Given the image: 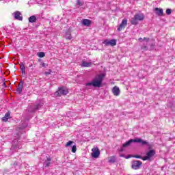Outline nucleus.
<instances>
[{
    "label": "nucleus",
    "instance_id": "14",
    "mask_svg": "<svg viewBox=\"0 0 175 175\" xmlns=\"http://www.w3.org/2000/svg\"><path fill=\"white\" fill-rule=\"evenodd\" d=\"M154 11H156V14L160 17H162L163 16V9L155 8Z\"/></svg>",
    "mask_w": 175,
    "mask_h": 175
},
{
    "label": "nucleus",
    "instance_id": "39",
    "mask_svg": "<svg viewBox=\"0 0 175 175\" xmlns=\"http://www.w3.org/2000/svg\"><path fill=\"white\" fill-rule=\"evenodd\" d=\"M127 158H131V157H127Z\"/></svg>",
    "mask_w": 175,
    "mask_h": 175
},
{
    "label": "nucleus",
    "instance_id": "30",
    "mask_svg": "<svg viewBox=\"0 0 175 175\" xmlns=\"http://www.w3.org/2000/svg\"><path fill=\"white\" fill-rule=\"evenodd\" d=\"M142 50H144V51L148 50L147 46L146 45H144L142 46Z\"/></svg>",
    "mask_w": 175,
    "mask_h": 175
},
{
    "label": "nucleus",
    "instance_id": "22",
    "mask_svg": "<svg viewBox=\"0 0 175 175\" xmlns=\"http://www.w3.org/2000/svg\"><path fill=\"white\" fill-rule=\"evenodd\" d=\"M36 16L33 15L29 18V22L31 23H36Z\"/></svg>",
    "mask_w": 175,
    "mask_h": 175
},
{
    "label": "nucleus",
    "instance_id": "9",
    "mask_svg": "<svg viewBox=\"0 0 175 175\" xmlns=\"http://www.w3.org/2000/svg\"><path fill=\"white\" fill-rule=\"evenodd\" d=\"M12 14H13L15 20H18L19 21H23V16H21V12H20V11H16Z\"/></svg>",
    "mask_w": 175,
    "mask_h": 175
},
{
    "label": "nucleus",
    "instance_id": "13",
    "mask_svg": "<svg viewBox=\"0 0 175 175\" xmlns=\"http://www.w3.org/2000/svg\"><path fill=\"white\" fill-rule=\"evenodd\" d=\"M42 106H43L42 103L36 104L33 109H29L30 113H35V111L39 110Z\"/></svg>",
    "mask_w": 175,
    "mask_h": 175
},
{
    "label": "nucleus",
    "instance_id": "12",
    "mask_svg": "<svg viewBox=\"0 0 175 175\" xmlns=\"http://www.w3.org/2000/svg\"><path fill=\"white\" fill-rule=\"evenodd\" d=\"M23 88H24V83L21 81L16 88V92L19 94H21L23 92Z\"/></svg>",
    "mask_w": 175,
    "mask_h": 175
},
{
    "label": "nucleus",
    "instance_id": "35",
    "mask_svg": "<svg viewBox=\"0 0 175 175\" xmlns=\"http://www.w3.org/2000/svg\"><path fill=\"white\" fill-rule=\"evenodd\" d=\"M42 66L43 68H44V66H46V64L42 63Z\"/></svg>",
    "mask_w": 175,
    "mask_h": 175
},
{
    "label": "nucleus",
    "instance_id": "20",
    "mask_svg": "<svg viewBox=\"0 0 175 175\" xmlns=\"http://www.w3.org/2000/svg\"><path fill=\"white\" fill-rule=\"evenodd\" d=\"M81 65L84 68H90V66H91V65H92V63L87 62H83Z\"/></svg>",
    "mask_w": 175,
    "mask_h": 175
},
{
    "label": "nucleus",
    "instance_id": "29",
    "mask_svg": "<svg viewBox=\"0 0 175 175\" xmlns=\"http://www.w3.org/2000/svg\"><path fill=\"white\" fill-rule=\"evenodd\" d=\"M141 159L142 161H148V159H150L147 156H145L144 157H142Z\"/></svg>",
    "mask_w": 175,
    "mask_h": 175
},
{
    "label": "nucleus",
    "instance_id": "23",
    "mask_svg": "<svg viewBox=\"0 0 175 175\" xmlns=\"http://www.w3.org/2000/svg\"><path fill=\"white\" fill-rule=\"evenodd\" d=\"M109 163H114L116 162V156H112L108 158Z\"/></svg>",
    "mask_w": 175,
    "mask_h": 175
},
{
    "label": "nucleus",
    "instance_id": "31",
    "mask_svg": "<svg viewBox=\"0 0 175 175\" xmlns=\"http://www.w3.org/2000/svg\"><path fill=\"white\" fill-rule=\"evenodd\" d=\"M133 158H137L138 159H142V156H140V155H134Z\"/></svg>",
    "mask_w": 175,
    "mask_h": 175
},
{
    "label": "nucleus",
    "instance_id": "8",
    "mask_svg": "<svg viewBox=\"0 0 175 175\" xmlns=\"http://www.w3.org/2000/svg\"><path fill=\"white\" fill-rule=\"evenodd\" d=\"M127 24H128V19L124 18L121 24L118 27V31L120 32L122 31V29H125V27L127 25Z\"/></svg>",
    "mask_w": 175,
    "mask_h": 175
},
{
    "label": "nucleus",
    "instance_id": "33",
    "mask_svg": "<svg viewBox=\"0 0 175 175\" xmlns=\"http://www.w3.org/2000/svg\"><path fill=\"white\" fill-rule=\"evenodd\" d=\"M15 148L16 149L18 148V150H20V148H21V147L20 146L17 145V146H15Z\"/></svg>",
    "mask_w": 175,
    "mask_h": 175
},
{
    "label": "nucleus",
    "instance_id": "27",
    "mask_svg": "<svg viewBox=\"0 0 175 175\" xmlns=\"http://www.w3.org/2000/svg\"><path fill=\"white\" fill-rule=\"evenodd\" d=\"M165 12H166V14H167V16H170V14H172V10L170 9V8H167V9L166 10Z\"/></svg>",
    "mask_w": 175,
    "mask_h": 175
},
{
    "label": "nucleus",
    "instance_id": "37",
    "mask_svg": "<svg viewBox=\"0 0 175 175\" xmlns=\"http://www.w3.org/2000/svg\"><path fill=\"white\" fill-rule=\"evenodd\" d=\"M120 151H124V149L122 148V149L120 150Z\"/></svg>",
    "mask_w": 175,
    "mask_h": 175
},
{
    "label": "nucleus",
    "instance_id": "34",
    "mask_svg": "<svg viewBox=\"0 0 175 175\" xmlns=\"http://www.w3.org/2000/svg\"><path fill=\"white\" fill-rule=\"evenodd\" d=\"M154 49V44H150V49L152 50Z\"/></svg>",
    "mask_w": 175,
    "mask_h": 175
},
{
    "label": "nucleus",
    "instance_id": "24",
    "mask_svg": "<svg viewBox=\"0 0 175 175\" xmlns=\"http://www.w3.org/2000/svg\"><path fill=\"white\" fill-rule=\"evenodd\" d=\"M139 42H143V40H145L146 42V44H148V42H150V38H144L143 39V38H139Z\"/></svg>",
    "mask_w": 175,
    "mask_h": 175
},
{
    "label": "nucleus",
    "instance_id": "21",
    "mask_svg": "<svg viewBox=\"0 0 175 175\" xmlns=\"http://www.w3.org/2000/svg\"><path fill=\"white\" fill-rule=\"evenodd\" d=\"M20 69L22 72V75H25V66L23 63L20 64Z\"/></svg>",
    "mask_w": 175,
    "mask_h": 175
},
{
    "label": "nucleus",
    "instance_id": "3",
    "mask_svg": "<svg viewBox=\"0 0 175 175\" xmlns=\"http://www.w3.org/2000/svg\"><path fill=\"white\" fill-rule=\"evenodd\" d=\"M144 20V14H136L134 17L131 20L132 25H137L139 21H143Z\"/></svg>",
    "mask_w": 175,
    "mask_h": 175
},
{
    "label": "nucleus",
    "instance_id": "17",
    "mask_svg": "<svg viewBox=\"0 0 175 175\" xmlns=\"http://www.w3.org/2000/svg\"><path fill=\"white\" fill-rule=\"evenodd\" d=\"M82 24H83L85 27H90V25H91V21L88 19H83L82 21Z\"/></svg>",
    "mask_w": 175,
    "mask_h": 175
},
{
    "label": "nucleus",
    "instance_id": "28",
    "mask_svg": "<svg viewBox=\"0 0 175 175\" xmlns=\"http://www.w3.org/2000/svg\"><path fill=\"white\" fill-rule=\"evenodd\" d=\"M72 152H76V151H77V148L76 147V145H74L72 147V150H71Z\"/></svg>",
    "mask_w": 175,
    "mask_h": 175
},
{
    "label": "nucleus",
    "instance_id": "4",
    "mask_svg": "<svg viewBox=\"0 0 175 175\" xmlns=\"http://www.w3.org/2000/svg\"><path fill=\"white\" fill-rule=\"evenodd\" d=\"M68 92V89H66V88H59L58 91L55 92V96H61L62 95H66Z\"/></svg>",
    "mask_w": 175,
    "mask_h": 175
},
{
    "label": "nucleus",
    "instance_id": "7",
    "mask_svg": "<svg viewBox=\"0 0 175 175\" xmlns=\"http://www.w3.org/2000/svg\"><path fill=\"white\" fill-rule=\"evenodd\" d=\"M92 158H99V155H100V152L99 151V148L98 147L93 148L92 149Z\"/></svg>",
    "mask_w": 175,
    "mask_h": 175
},
{
    "label": "nucleus",
    "instance_id": "2",
    "mask_svg": "<svg viewBox=\"0 0 175 175\" xmlns=\"http://www.w3.org/2000/svg\"><path fill=\"white\" fill-rule=\"evenodd\" d=\"M131 143H140L142 146L147 145L148 146L149 149L151 148V145L148 144V142H147L146 141L142 139V138L131 139L122 145L123 148H125L126 147H129Z\"/></svg>",
    "mask_w": 175,
    "mask_h": 175
},
{
    "label": "nucleus",
    "instance_id": "1",
    "mask_svg": "<svg viewBox=\"0 0 175 175\" xmlns=\"http://www.w3.org/2000/svg\"><path fill=\"white\" fill-rule=\"evenodd\" d=\"M103 79H105V74H100L95 77L94 79L92 81V82H89L86 83L88 87L90 85H92L94 88H100L102 85V82L103 81Z\"/></svg>",
    "mask_w": 175,
    "mask_h": 175
},
{
    "label": "nucleus",
    "instance_id": "19",
    "mask_svg": "<svg viewBox=\"0 0 175 175\" xmlns=\"http://www.w3.org/2000/svg\"><path fill=\"white\" fill-rule=\"evenodd\" d=\"M81 6H84V1L77 0V8H80Z\"/></svg>",
    "mask_w": 175,
    "mask_h": 175
},
{
    "label": "nucleus",
    "instance_id": "11",
    "mask_svg": "<svg viewBox=\"0 0 175 175\" xmlns=\"http://www.w3.org/2000/svg\"><path fill=\"white\" fill-rule=\"evenodd\" d=\"M112 93L115 96H120V94H121V91L120 90V88L115 86L112 89Z\"/></svg>",
    "mask_w": 175,
    "mask_h": 175
},
{
    "label": "nucleus",
    "instance_id": "5",
    "mask_svg": "<svg viewBox=\"0 0 175 175\" xmlns=\"http://www.w3.org/2000/svg\"><path fill=\"white\" fill-rule=\"evenodd\" d=\"M103 44H105V46H111L113 47L114 46H117V40L115 39L111 40L107 39L103 42Z\"/></svg>",
    "mask_w": 175,
    "mask_h": 175
},
{
    "label": "nucleus",
    "instance_id": "18",
    "mask_svg": "<svg viewBox=\"0 0 175 175\" xmlns=\"http://www.w3.org/2000/svg\"><path fill=\"white\" fill-rule=\"evenodd\" d=\"M50 162H51V158L46 157V160L44 163V166H46V167H49L51 163Z\"/></svg>",
    "mask_w": 175,
    "mask_h": 175
},
{
    "label": "nucleus",
    "instance_id": "16",
    "mask_svg": "<svg viewBox=\"0 0 175 175\" xmlns=\"http://www.w3.org/2000/svg\"><path fill=\"white\" fill-rule=\"evenodd\" d=\"M9 118H10V113L8 111L5 114V116L2 118V121L6 122Z\"/></svg>",
    "mask_w": 175,
    "mask_h": 175
},
{
    "label": "nucleus",
    "instance_id": "10",
    "mask_svg": "<svg viewBox=\"0 0 175 175\" xmlns=\"http://www.w3.org/2000/svg\"><path fill=\"white\" fill-rule=\"evenodd\" d=\"M64 38L68 40H72L73 39V37L72 36V31H70V29L67 30L64 36Z\"/></svg>",
    "mask_w": 175,
    "mask_h": 175
},
{
    "label": "nucleus",
    "instance_id": "36",
    "mask_svg": "<svg viewBox=\"0 0 175 175\" xmlns=\"http://www.w3.org/2000/svg\"><path fill=\"white\" fill-rule=\"evenodd\" d=\"M27 124H25V125H23V128H26V126H27Z\"/></svg>",
    "mask_w": 175,
    "mask_h": 175
},
{
    "label": "nucleus",
    "instance_id": "32",
    "mask_svg": "<svg viewBox=\"0 0 175 175\" xmlns=\"http://www.w3.org/2000/svg\"><path fill=\"white\" fill-rule=\"evenodd\" d=\"M51 72V70H49V72H45L44 74L46 76H49V75H50Z\"/></svg>",
    "mask_w": 175,
    "mask_h": 175
},
{
    "label": "nucleus",
    "instance_id": "38",
    "mask_svg": "<svg viewBox=\"0 0 175 175\" xmlns=\"http://www.w3.org/2000/svg\"><path fill=\"white\" fill-rule=\"evenodd\" d=\"M30 66H32V64H31Z\"/></svg>",
    "mask_w": 175,
    "mask_h": 175
},
{
    "label": "nucleus",
    "instance_id": "25",
    "mask_svg": "<svg viewBox=\"0 0 175 175\" xmlns=\"http://www.w3.org/2000/svg\"><path fill=\"white\" fill-rule=\"evenodd\" d=\"M38 57H40V58H43L44 57H46V54L44 52H40L38 53Z\"/></svg>",
    "mask_w": 175,
    "mask_h": 175
},
{
    "label": "nucleus",
    "instance_id": "15",
    "mask_svg": "<svg viewBox=\"0 0 175 175\" xmlns=\"http://www.w3.org/2000/svg\"><path fill=\"white\" fill-rule=\"evenodd\" d=\"M154 155H155V151L154 150H149L147 153H146V157L150 159L151 158H152V157H154Z\"/></svg>",
    "mask_w": 175,
    "mask_h": 175
},
{
    "label": "nucleus",
    "instance_id": "6",
    "mask_svg": "<svg viewBox=\"0 0 175 175\" xmlns=\"http://www.w3.org/2000/svg\"><path fill=\"white\" fill-rule=\"evenodd\" d=\"M143 165V163L140 161H134L132 162L131 167L135 170H137V169H140V166Z\"/></svg>",
    "mask_w": 175,
    "mask_h": 175
},
{
    "label": "nucleus",
    "instance_id": "26",
    "mask_svg": "<svg viewBox=\"0 0 175 175\" xmlns=\"http://www.w3.org/2000/svg\"><path fill=\"white\" fill-rule=\"evenodd\" d=\"M75 142L73 141H69L66 143V147H70Z\"/></svg>",
    "mask_w": 175,
    "mask_h": 175
}]
</instances>
